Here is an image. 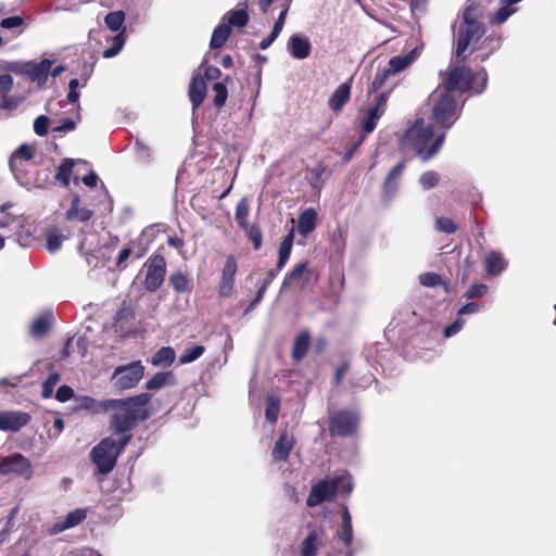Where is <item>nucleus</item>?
Returning <instances> with one entry per match:
<instances>
[{
  "label": "nucleus",
  "mask_w": 556,
  "mask_h": 556,
  "mask_svg": "<svg viewBox=\"0 0 556 556\" xmlns=\"http://www.w3.org/2000/svg\"><path fill=\"white\" fill-rule=\"evenodd\" d=\"M150 394L141 393L128 399L103 401L101 406L104 412H115L112 419V429L119 438L117 440L105 438L92 448L91 459L100 473L108 475L113 470L118 455L130 440V434L127 432L138 421L146 420L150 416Z\"/></svg>",
  "instance_id": "1"
},
{
  "label": "nucleus",
  "mask_w": 556,
  "mask_h": 556,
  "mask_svg": "<svg viewBox=\"0 0 556 556\" xmlns=\"http://www.w3.org/2000/svg\"><path fill=\"white\" fill-rule=\"evenodd\" d=\"M444 139V131L434 136L431 125H425L422 119H417L405 132L403 143L412 147L422 161H428L439 152Z\"/></svg>",
  "instance_id": "2"
},
{
  "label": "nucleus",
  "mask_w": 556,
  "mask_h": 556,
  "mask_svg": "<svg viewBox=\"0 0 556 556\" xmlns=\"http://www.w3.org/2000/svg\"><path fill=\"white\" fill-rule=\"evenodd\" d=\"M432 121L444 129H448L458 118L463 104H458L447 88H438L429 96Z\"/></svg>",
  "instance_id": "3"
},
{
  "label": "nucleus",
  "mask_w": 556,
  "mask_h": 556,
  "mask_svg": "<svg viewBox=\"0 0 556 556\" xmlns=\"http://www.w3.org/2000/svg\"><path fill=\"white\" fill-rule=\"evenodd\" d=\"M353 490L352 477L342 472L333 478H326L314 484L307 496L308 507H315L323 502L331 501L336 495H349Z\"/></svg>",
  "instance_id": "4"
},
{
  "label": "nucleus",
  "mask_w": 556,
  "mask_h": 556,
  "mask_svg": "<svg viewBox=\"0 0 556 556\" xmlns=\"http://www.w3.org/2000/svg\"><path fill=\"white\" fill-rule=\"evenodd\" d=\"M486 81L488 76L483 68L473 76L470 68L456 66L450 71L447 77L439 86L447 88L453 94L455 92L464 93L468 90L480 93L486 87Z\"/></svg>",
  "instance_id": "5"
},
{
  "label": "nucleus",
  "mask_w": 556,
  "mask_h": 556,
  "mask_svg": "<svg viewBox=\"0 0 556 556\" xmlns=\"http://www.w3.org/2000/svg\"><path fill=\"white\" fill-rule=\"evenodd\" d=\"M418 56L419 51L417 49H413L404 55H396L391 58L387 67L376 74L368 90L369 96L384 87L390 77L395 76L396 74L406 70L418 59Z\"/></svg>",
  "instance_id": "6"
},
{
  "label": "nucleus",
  "mask_w": 556,
  "mask_h": 556,
  "mask_svg": "<svg viewBox=\"0 0 556 556\" xmlns=\"http://www.w3.org/2000/svg\"><path fill=\"white\" fill-rule=\"evenodd\" d=\"M34 149L28 144H22L11 156L10 167L17 181L26 187L38 186L37 179L28 176L33 163Z\"/></svg>",
  "instance_id": "7"
},
{
  "label": "nucleus",
  "mask_w": 556,
  "mask_h": 556,
  "mask_svg": "<svg viewBox=\"0 0 556 556\" xmlns=\"http://www.w3.org/2000/svg\"><path fill=\"white\" fill-rule=\"evenodd\" d=\"M144 367L140 361L131 362L115 368L111 381L118 390H127L136 387L142 379Z\"/></svg>",
  "instance_id": "8"
},
{
  "label": "nucleus",
  "mask_w": 556,
  "mask_h": 556,
  "mask_svg": "<svg viewBox=\"0 0 556 556\" xmlns=\"http://www.w3.org/2000/svg\"><path fill=\"white\" fill-rule=\"evenodd\" d=\"M389 91L380 92L375 97V103L359 112V123L362 128V137L371 134L379 118L384 114Z\"/></svg>",
  "instance_id": "9"
},
{
  "label": "nucleus",
  "mask_w": 556,
  "mask_h": 556,
  "mask_svg": "<svg viewBox=\"0 0 556 556\" xmlns=\"http://www.w3.org/2000/svg\"><path fill=\"white\" fill-rule=\"evenodd\" d=\"M0 475H14L30 480L34 475L33 465L21 453H12L0 459Z\"/></svg>",
  "instance_id": "10"
},
{
  "label": "nucleus",
  "mask_w": 556,
  "mask_h": 556,
  "mask_svg": "<svg viewBox=\"0 0 556 556\" xmlns=\"http://www.w3.org/2000/svg\"><path fill=\"white\" fill-rule=\"evenodd\" d=\"M52 62L45 59L40 62H14L11 63L8 68L16 74L28 76L31 81L38 85H43L48 78Z\"/></svg>",
  "instance_id": "11"
},
{
  "label": "nucleus",
  "mask_w": 556,
  "mask_h": 556,
  "mask_svg": "<svg viewBox=\"0 0 556 556\" xmlns=\"http://www.w3.org/2000/svg\"><path fill=\"white\" fill-rule=\"evenodd\" d=\"M484 35V28L481 23H469L460 25L458 29L456 52L457 59H464L463 54L471 43H476Z\"/></svg>",
  "instance_id": "12"
},
{
  "label": "nucleus",
  "mask_w": 556,
  "mask_h": 556,
  "mask_svg": "<svg viewBox=\"0 0 556 556\" xmlns=\"http://www.w3.org/2000/svg\"><path fill=\"white\" fill-rule=\"evenodd\" d=\"M166 274V262L162 255H155L149 260L144 277V288L150 291H156L163 283Z\"/></svg>",
  "instance_id": "13"
},
{
  "label": "nucleus",
  "mask_w": 556,
  "mask_h": 556,
  "mask_svg": "<svg viewBox=\"0 0 556 556\" xmlns=\"http://www.w3.org/2000/svg\"><path fill=\"white\" fill-rule=\"evenodd\" d=\"M358 425V417L351 412H338L330 420V432L333 435L345 437L352 434Z\"/></svg>",
  "instance_id": "14"
},
{
  "label": "nucleus",
  "mask_w": 556,
  "mask_h": 556,
  "mask_svg": "<svg viewBox=\"0 0 556 556\" xmlns=\"http://www.w3.org/2000/svg\"><path fill=\"white\" fill-rule=\"evenodd\" d=\"M237 273V261L233 256H228L218 286V294L222 298H229L233 291L235 275Z\"/></svg>",
  "instance_id": "15"
},
{
  "label": "nucleus",
  "mask_w": 556,
  "mask_h": 556,
  "mask_svg": "<svg viewBox=\"0 0 556 556\" xmlns=\"http://www.w3.org/2000/svg\"><path fill=\"white\" fill-rule=\"evenodd\" d=\"M30 420V416L21 412H2L0 413V430L18 431Z\"/></svg>",
  "instance_id": "16"
},
{
  "label": "nucleus",
  "mask_w": 556,
  "mask_h": 556,
  "mask_svg": "<svg viewBox=\"0 0 556 556\" xmlns=\"http://www.w3.org/2000/svg\"><path fill=\"white\" fill-rule=\"evenodd\" d=\"M326 539L323 529L312 530L301 544L300 556H316L319 546L326 542Z\"/></svg>",
  "instance_id": "17"
},
{
  "label": "nucleus",
  "mask_w": 556,
  "mask_h": 556,
  "mask_svg": "<svg viewBox=\"0 0 556 556\" xmlns=\"http://www.w3.org/2000/svg\"><path fill=\"white\" fill-rule=\"evenodd\" d=\"M311 279V273L307 268L306 263H300L298 264L293 270L285 278L282 282V288L287 289L291 286H295L300 289H303L306 287Z\"/></svg>",
  "instance_id": "18"
},
{
  "label": "nucleus",
  "mask_w": 556,
  "mask_h": 556,
  "mask_svg": "<svg viewBox=\"0 0 556 556\" xmlns=\"http://www.w3.org/2000/svg\"><path fill=\"white\" fill-rule=\"evenodd\" d=\"M287 49L294 59L304 60L311 54L312 45L307 37L295 34L290 37Z\"/></svg>",
  "instance_id": "19"
},
{
  "label": "nucleus",
  "mask_w": 556,
  "mask_h": 556,
  "mask_svg": "<svg viewBox=\"0 0 556 556\" xmlns=\"http://www.w3.org/2000/svg\"><path fill=\"white\" fill-rule=\"evenodd\" d=\"M87 517V511L85 509H75L67 514L64 520L58 521L51 528L52 534L61 533L67 529L74 528L81 523Z\"/></svg>",
  "instance_id": "20"
},
{
  "label": "nucleus",
  "mask_w": 556,
  "mask_h": 556,
  "mask_svg": "<svg viewBox=\"0 0 556 556\" xmlns=\"http://www.w3.org/2000/svg\"><path fill=\"white\" fill-rule=\"evenodd\" d=\"M206 94V85L201 74L193 77L190 89L189 99L192 103L193 110H197L203 102Z\"/></svg>",
  "instance_id": "21"
},
{
  "label": "nucleus",
  "mask_w": 556,
  "mask_h": 556,
  "mask_svg": "<svg viewBox=\"0 0 556 556\" xmlns=\"http://www.w3.org/2000/svg\"><path fill=\"white\" fill-rule=\"evenodd\" d=\"M404 168V163H399L388 174L383 185V193L387 198H392L396 192Z\"/></svg>",
  "instance_id": "22"
},
{
  "label": "nucleus",
  "mask_w": 556,
  "mask_h": 556,
  "mask_svg": "<svg viewBox=\"0 0 556 556\" xmlns=\"http://www.w3.org/2000/svg\"><path fill=\"white\" fill-rule=\"evenodd\" d=\"M80 199L79 195H74L72 198L71 207L67 210L65 217L70 222L78 220V222H88L92 216L93 212L88 208L79 207Z\"/></svg>",
  "instance_id": "23"
},
{
  "label": "nucleus",
  "mask_w": 556,
  "mask_h": 556,
  "mask_svg": "<svg viewBox=\"0 0 556 556\" xmlns=\"http://www.w3.org/2000/svg\"><path fill=\"white\" fill-rule=\"evenodd\" d=\"M350 92H351L350 83L341 84L334 90L331 98L329 99V108L334 112L341 111L342 108L344 106V104L350 99Z\"/></svg>",
  "instance_id": "24"
},
{
  "label": "nucleus",
  "mask_w": 556,
  "mask_h": 556,
  "mask_svg": "<svg viewBox=\"0 0 556 556\" xmlns=\"http://www.w3.org/2000/svg\"><path fill=\"white\" fill-rule=\"evenodd\" d=\"M507 267V262L500 252H491L485 256V270L489 275L496 276Z\"/></svg>",
  "instance_id": "25"
},
{
  "label": "nucleus",
  "mask_w": 556,
  "mask_h": 556,
  "mask_svg": "<svg viewBox=\"0 0 556 556\" xmlns=\"http://www.w3.org/2000/svg\"><path fill=\"white\" fill-rule=\"evenodd\" d=\"M35 232L36 227L30 223L25 224L23 220L15 232V240L21 247H31L36 240Z\"/></svg>",
  "instance_id": "26"
},
{
  "label": "nucleus",
  "mask_w": 556,
  "mask_h": 556,
  "mask_svg": "<svg viewBox=\"0 0 556 556\" xmlns=\"http://www.w3.org/2000/svg\"><path fill=\"white\" fill-rule=\"evenodd\" d=\"M316 218L317 214L314 208L305 210L299 217L298 220V231L306 237L311 233L316 227Z\"/></svg>",
  "instance_id": "27"
},
{
  "label": "nucleus",
  "mask_w": 556,
  "mask_h": 556,
  "mask_svg": "<svg viewBox=\"0 0 556 556\" xmlns=\"http://www.w3.org/2000/svg\"><path fill=\"white\" fill-rule=\"evenodd\" d=\"M293 447V440L286 433H282L279 440L275 443L273 448V457L275 460H285L288 458L290 451Z\"/></svg>",
  "instance_id": "28"
},
{
  "label": "nucleus",
  "mask_w": 556,
  "mask_h": 556,
  "mask_svg": "<svg viewBox=\"0 0 556 556\" xmlns=\"http://www.w3.org/2000/svg\"><path fill=\"white\" fill-rule=\"evenodd\" d=\"M337 535L345 546L351 545L353 539L352 518L346 507L342 510V526Z\"/></svg>",
  "instance_id": "29"
},
{
  "label": "nucleus",
  "mask_w": 556,
  "mask_h": 556,
  "mask_svg": "<svg viewBox=\"0 0 556 556\" xmlns=\"http://www.w3.org/2000/svg\"><path fill=\"white\" fill-rule=\"evenodd\" d=\"M223 23L229 26L244 27L249 22V14L244 9L233 10L227 12L223 17Z\"/></svg>",
  "instance_id": "30"
},
{
  "label": "nucleus",
  "mask_w": 556,
  "mask_h": 556,
  "mask_svg": "<svg viewBox=\"0 0 556 556\" xmlns=\"http://www.w3.org/2000/svg\"><path fill=\"white\" fill-rule=\"evenodd\" d=\"M91 72H92L91 67L85 66L81 79L74 78V79L70 80V84H68L70 91L67 94V101L70 103H76L78 101L79 92L77 91V89L80 86H83V87L86 86Z\"/></svg>",
  "instance_id": "31"
},
{
  "label": "nucleus",
  "mask_w": 556,
  "mask_h": 556,
  "mask_svg": "<svg viewBox=\"0 0 556 556\" xmlns=\"http://www.w3.org/2000/svg\"><path fill=\"white\" fill-rule=\"evenodd\" d=\"M293 239L294 231L291 229V231L283 238L279 245V260L277 264V270H281L288 262L292 250Z\"/></svg>",
  "instance_id": "32"
},
{
  "label": "nucleus",
  "mask_w": 556,
  "mask_h": 556,
  "mask_svg": "<svg viewBox=\"0 0 556 556\" xmlns=\"http://www.w3.org/2000/svg\"><path fill=\"white\" fill-rule=\"evenodd\" d=\"M520 1L521 0H501V8L493 15L492 22L496 24L506 22L508 17L516 12L513 5Z\"/></svg>",
  "instance_id": "33"
},
{
  "label": "nucleus",
  "mask_w": 556,
  "mask_h": 556,
  "mask_svg": "<svg viewBox=\"0 0 556 556\" xmlns=\"http://www.w3.org/2000/svg\"><path fill=\"white\" fill-rule=\"evenodd\" d=\"M75 164V161L72 159H65L56 168V173L54 175V178L56 181H59L62 186L68 187L71 182V175L73 172V166Z\"/></svg>",
  "instance_id": "34"
},
{
  "label": "nucleus",
  "mask_w": 556,
  "mask_h": 556,
  "mask_svg": "<svg viewBox=\"0 0 556 556\" xmlns=\"http://www.w3.org/2000/svg\"><path fill=\"white\" fill-rule=\"evenodd\" d=\"M175 351L170 346L161 348L151 358L154 366H169L175 361Z\"/></svg>",
  "instance_id": "35"
},
{
  "label": "nucleus",
  "mask_w": 556,
  "mask_h": 556,
  "mask_svg": "<svg viewBox=\"0 0 556 556\" xmlns=\"http://www.w3.org/2000/svg\"><path fill=\"white\" fill-rule=\"evenodd\" d=\"M230 35V28L225 23H220L213 31L210 46L212 49H217L224 46Z\"/></svg>",
  "instance_id": "36"
},
{
  "label": "nucleus",
  "mask_w": 556,
  "mask_h": 556,
  "mask_svg": "<svg viewBox=\"0 0 556 556\" xmlns=\"http://www.w3.org/2000/svg\"><path fill=\"white\" fill-rule=\"evenodd\" d=\"M174 383L172 372H157L146 384L148 390H160L165 386Z\"/></svg>",
  "instance_id": "37"
},
{
  "label": "nucleus",
  "mask_w": 556,
  "mask_h": 556,
  "mask_svg": "<svg viewBox=\"0 0 556 556\" xmlns=\"http://www.w3.org/2000/svg\"><path fill=\"white\" fill-rule=\"evenodd\" d=\"M308 346H309V334L308 332L304 331V332H301L296 339H295V342H294V346H293V358L296 359V361H301L307 350H308Z\"/></svg>",
  "instance_id": "38"
},
{
  "label": "nucleus",
  "mask_w": 556,
  "mask_h": 556,
  "mask_svg": "<svg viewBox=\"0 0 556 556\" xmlns=\"http://www.w3.org/2000/svg\"><path fill=\"white\" fill-rule=\"evenodd\" d=\"M249 213H250L249 202L245 198H243L238 202V204L236 206V213H235V219L242 229L251 226L248 223Z\"/></svg>",
  "instance_id": "39"
},
{
  "label": "nucleus",
  "mask_w": 556,
  "mask_h": 556,
  "mask_svg": "<svg viewBox=\"0 0 556 556\" xmlns=\"http://www.w3.org/2000/svg\"><path fill=\"white\" fill-rule=\"evenodd\" d=\"M50 319L51 314H45L37 317L30 326L31 336L38 338L46 334L50 326Z\"/></svg>",
  "instance_id": "40"
},
{
  "label": "nucleus",
  "mask_w": 556,
  "mask_h": 556,
  "mask_svg": "<svg viewBox=\"0 0 556 556\" xmlns=\"http://www.w3.org/2000/svg\"><path fill=\"white\" fill-rule=\"evenodd\" d=\"M169 283L178 293L190 292V281L181 271L172 274L169 277Z\"/></svg>",
  "instance_id": "41"
},
{
  "label": "nucleus",
  "mask_w": 556,
  "mask_h": 556,
  "mask_svg": "<svg viewBox=\"0 0 556 556\" xmlns=\"http://www.w3.org/2000/svg\"><path fill=\"white\" fill-rule=\"evenodd\" d=\"M46 237H47L46 247L49 252L58 251L61 248L62 242L64 240L63 235L61 233V231L58 228H52V229L48 230L46 233Z\"/></svg>",
  "instance_id": "42"
},
{
  "label": "nucleus",
  "mask_w": 556,
  "mask_h": 556,
  "mask_svg": "<svg viewBox=\"0 0 556 556\" xmlns=\"http://www.w3.org/2000/svg\"><path fill=\"white\" fill-rule=\"evenodd\" d=\"M125 13L123 11H114L104 17V23L112 31H118L123 27Z\"/></svg>",
  "instance_id": "43"
},
{
  "label": "nucleus",
  "mask_w": 556,
  "mask_h": 556,
  "mask_svg": "<svg viewBox=\"0 0 556 556\" xmlns=\"http://www.w3.org/2000/svg\"><path fill=\"white\" fill-rule=\"evenodd\" d=\"M204 351L205 349L202 345L186 348L179 357V363L182 365L192 363L197 361L204 353Z\"/></svg>",
  "instance_id": "44"
},
{
  "label": "nucleus",
  "mask_w": 556,
  "mask_h": 556,
  "mask_svg": "<svg viewBox=\"0 0 556 556\" xmlns=\"http://www.w3.org/2000/svg\"><path fill=\"white\" fill-rule=\"evenodd\" d=\"M112 41H113L112 47H110L109 49L103 51V56L105 59H110V58L117 55L121 52V50L123 49V47L125 45L124 30H122L117 35H115L112 38Z\"/></svg>",
  "instance_id": "45"
},
{
  "label": "nucleus",
  "mask_w": 556,
  "mask_h": 556,
  "mask_svg": "<svg viewBox=\"0 0 556 556\" xmlns=\"http://www.w3.org/2000/svg\"><path fill=\"white\" fill-rule=\"evenodd\" d=\"M279 408H280L279 400L273 395L268 396L267 403H266L265 416L269 422L275 424L277 421Z\"/></svg>",
  "instance_id": "46"
},
{
  "label": "nucleus",
  "mask_w": 556,
  "mask_h": 556,
  "mask_svg": "<svg viewBox=\"0 0 556 556\" xmlns=\"http://www.w3.org/2000/svg\"><path fill=\"white\" fill-rule=\"evenodd\" d=\"M212 91L214 93L213 102L216 108H222L228 97V91L226 86L223 83H214L212 86Z\"/></svg>",
  "instance_id": "47"
},
{
  "label": "nucleus",
  "mask_w": 556,
  "mask_h": 556,
  "mask_svg": "<svg viewBox=\"0 0 556 556\" xmlns=\"http://www.w3.org/2000/svg\"><path fill=\"white\" fill-rule=\"evenodd\" d=\"M61 377L58 372L50 374L42 382V397L49 399L52 396L53 391Z\"/></svg>",
  "instance_id": "48"
},
{
  "label": "nucleus",
  "mask_w": 556,
  "mask_h": 556,
  "mask_svg": "<svg viewBox=\"0 0 556 556\" xmlns=\"http://www.w3.org/2000/svg\"><path fill=\"white\" fill-rule=\"evenodd\" d=\"M435 229L440 232L453 233L457 230V226L451 218L439 217L435 220Z\"/></svg>",
  "instance_id": "49"
},
{
  "label": "nucleus",
  "mask_w": 556,
  "mask_h": 556,
  "mask_svg": "<svg viewBox=\"0 0 556 556\" xmlns=\"http://www.w3.org/2000/svg\"><path fill=\"white\" fill-rule=\"evenodd\" d=\"M419 182L424 189H431L439 182V175L432 170L426 172L420 176Z\"/></svg>",
  "instance_id": "50"
},
{
  "label": "nucleus",
  "mask_w": 556,
  "mask_h": 556,
  "mask_svg": "<svg viewBox=\"0 0 556 556\" xmlns=\"http://www.w3.org/2000/svg\"><path fill=\"white\" fill-rule=\"evenodd\" d=\"M419 282L425 287L431 288L441 285L442 279L435 273H425L419 276Z\"/></svg>",
  "instance_id": "51"
},
{
  "label": "nucleus",
  "mask_w": 556,
  "mask_h": 556,
  "mask_svg": "<svg viewBox=\"0 0 556 556\" xmlns=\"http://www.w3.org/2000/svg\"><path fill=\"white\" fill-rule=\"evenodd\" d=\"M135 149H136V154L140 161L149 162L152 159V153H151L150 148L138 139L135 142Z\"/></svg>",
  "instance_id": "52"
},
{
  "label": "nucleus",
  "mask_w": 556,
  "mask_h": 556,
  "mask_svg": "<svg viewBox=\"0 0 556 556\" xmlns=\"http://www.w3.org/2000/svg\"><path fill=\"white\" fill-rule=\"evenodd\" d=\"M23 25H24V18L18 15L3 18L0 22V27L3 29L21 28Z\"/></svg>",
  "instance_id": "53"
},
{
  "label": "nucleus",
  "mask_w": 556,
  "mask_h": 556,
  "mask_svg": "<svg viewBox=\"0 0 556 556\" xmlns=\"http://www.w3.org/2000/svg\"><path fill=\"white\" fill-rule=\"evenodd\" d=\"M243 230L245 231L248 237L252 240L254 249L255 250L260 249L261 244H262V232H261V230L257 227L253 226V225L249 226L248 228H244Z\"/></svg>",
  "instance_id": "54"
},
{
  "label": "nucleus",
  "mask_w": 556,
  "mask_h": 556,
  "mask_svg": "<svg viewBox=\"0 0 556 556\" xmlns=\"http://www.w3.org/2000/svg\"><path fill=\"white\" fill-rule=\"evenodd\" d=\"M49 118L45 115L38 116L34 122V131L38 136H45L48 132Z\"/></svg>",
  "instance_id": "55"
},
{
  "label": "nucleus",
  "mask_w": 556,
  "mask_h": 556,
  "mask_svg": "<svg viewBox=\"0 0 556 556\" xmlns=\"http://www.w3.org/2000/svg\"><path fill=\"white\" fill-rule=\"evenodd\" d=\"M22 100L23 99L18 97L2 96L0 100V109L14 110L20 105Z\"/></svg>",
  "instance_id": "56"
},
{
  "label": "nucleus",
  "mask_w": 556,
  "mask_h": 556,
  "mask_svg": "<svg viewBox=\"0 0 556 556\" xmlns=\"http://www.w3.org/2000/svg\"><path fill=\"white\" fill-rule=\"evenodd\" d=\"M74 395V391L71 387L68 386H61L58 390H56V393H55V399L59 401V402H66L68 400H71Z\"/></svg>",
  "instance_id": "57"
},
{
  "label": "nucleus",
  "mask_w": 556,
  "mask_h": 556,
  "mask_svg": "<svg viewBox=\"0 0 556 556\" xmlns=\"http://www.w3.org/2000/svg\"><path fill=\"white\" fill-rule=\"evenodd\" d=\"M102 403L103 402L98 404L94 399L89 397V396H84L80 400L79 407L85 408V409H89V410H93V412H97L98 408L104 410L102 408V406H101Z\"/></svg>",
  "instance_id": "58"
},
{
  "label": "nucleus",
  "mask_w": 556,
  "mask_h": 556,
  "mask_svg": "<svg viewBox=\"0 0 556 556\" xmlns=\"http://www.w3.org/2000/svg\"><path fill=\"white\" fill-rule=\"evenodd\" d=\"M488 291V287L485 285H473L466 292V296L468 299L479 298L485 294Z\"/></svg>",
  "instance_id": "59"
},
{
  "label": "nucleus",
  "mask_w": 556,
  "mask_h": 556,
  "mask_svg": "<svg viewBox=\"0 0 556 556\" xmlns=\"http://www.w3.org/2000/svg\"><path fill=\"white\" fill-rule=\"evenodd\" d=\"M13 87V78L9 74L0 75V92L7 93Z\"/></svg>",
  "instance_id": "60"
},
{
  "label": "nucleus",
  "mask_w": 556,
  "mask_h": 556,
  "mask_svg": "<svg viewBox=\"0 0 556 556\" xmlns=\"http://www.w3.org/2000/svg\"><path fill=\"white\" fill-rule=\"evenodd\" d=\"M464 321L463 319L455 320L452 325L444 328V336L446 338H450L454 334H456L463 327Z\"/></svg>",
  "instance_id": "61"
},
{
  "label": "nucleus",
  "mask_w": 556,
  "mask_h": 556,
  "mask_svg": "<svg viewBox=\"0 0 556 556\" xmlns=\"http://www.w3.org/2000/svg\"><path fill=\"white\" fill-rule=\"evenodd\" d=\"M287 13H288V8H285L277 21L275 22V25H274V28H273V31H275V35H279L283 28V25H285V22H286V16H287Z\"/></svg>",
  "instance_id": "62"
},
{
  "label": "nucleus",
  "mask_w": 556,
  "mask_h": 556,
  "mask_svg": "<svg viewBox=\"0 0 556 556\" xmlns=\"http://www.w3.org/2000/svg\"><path fill=\"white\" fill-rule=\"evenodd\" d=\"M222 75V72L219 68L217 67H214V66H206L205 70H204V80L207 79V80H215L217 78H219Z\"/></svg>",
  "instance_id": "63"
},
{
  "label": "nucleus",
  "mask_w": 556,
  "mask_h": 556,
  "mask_svg": "<svg viewBox=\"0 0 556 556\" xmlns=\"http://www.w3.org/2000/svg\"><path fill=\"white\" fill-rule=\"evenodd\" d=\"M75 122L73 119L66 118L62 122L61 125L56 126L53 130L59 132H67L75 129Z\"/></svg>",
  "instance_id": "64"
}]
</instances>
